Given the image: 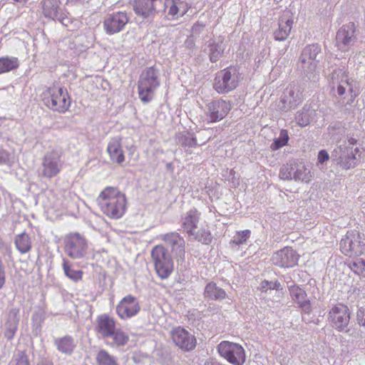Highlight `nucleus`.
<instances>
[{
    "label": "nucleus",
    "mask_w": 365,
    "mask_h": 365,
    "mask_svg": "<svg viewBox=\"0 0 365 365\" xmlns=\"http://www.w3.org/2000/svg\"><path fill=\"white\" fill-rule=\"evenodd\" d=\"M356 319L357 324L365 329V307H358Z\"/></svg>",
    "instance_id": "obj_43"
},
{
    "label": "nucleus",
    "mask_w": 365,
    "mask_h": 365,
    "mask_svg": "<svg viewBox=\"0 0 365 365\" xmlns=\"http://www.w3.org/2000/svg\"><path fill=\"white\" fill-rule=\"evenodd\" d=\"M312 178L310 165H306L304 163H298V180L308 182L311 180Z\"/></svg>",
    "instance_id": "obj_39"
},
{
    "label": "nucleus",
    "mask_w": 365,
    "mask_h": 365,
    "mask_svg": "<svg viewBox=\"0 0 365 365\" xmlns=\"http://www.w3.org/2000/svg\"><path fill=\"white\" fill-rule=\"evenodd\" d=\"M54 344L59 351L68 354L73 351L76 346L74 339L71 336L56 339Z\"/></svg>",
    "instance_id": "obj_31"
},
{
    "label": "nucleus",
    "mask_w": 365,
    "mask_h": 365,
    "mask_svg": "<svg viewBox=\"0 0 365 365\" xmlns=\"http://www.w3.org/2000/svg\"><path fill=\"white\" fill-rule=\"evenodd\" d=\"M20 62L17 57L5 56L0 57V74L17 70Z\"/></svg>",
    "instance_id": "obj_29"
},
{
    "label": "nucleus",
    "mask_w": 365,
    "mask_h": 365,
    "mask_svg": "<svg viewBox=\"0 0 365 365\" xmlns=\"http://www.w3.org/2000/svg\"><path fill=\"white\" fill-rule=\"evenodd\" d=\"M61 153L56 150L48 152L42 158L41 175L51 179L57 176L61 170Z\"/></svg>",
    "instance_id": "obj_13"
},
{
    "label": "nucleus",
    "mask_w": 365,
    "mask_h": 365,
    "mask_svg": "<svg viewBox=\"0 0 365 365\" xmlns=\"http://www.w3.org/2000/svg\"><path fill=\"white\" fill-rule=\"evenodd\" d=\"M14 244L16 248L21 254L28 253L32 248L31 239L25 232L16 235Z\"/></svg>",
    "instance_id": "obj_28"
},
{
    "label": "nucleus",
    "mask_w": 365,
    "mask_h": 365,
    "mask_svg": "<svg viewBox=\"0 0 365 365\" xmlns=\"http://www.w3.org/2000/svg\"><path fill=\"white\" fill-rule=\"evenodd\" d=\"M216 365H222V364H221L218 363V364H217Z\"/></svg>",
    "instance_id": "obj_56"
},
{
    "label": "nucleus",
    "mask_w": 365,
    "mask_h": 365,
    "mask_svg": "<svg viewBox=\"0 0 365 365\" xmlns=\"http://www.w3.org/2000/svg\"><path fill=\"white\" fill-rule=\"evenodd\" d=\"M193 239L204 244L209 245L212 240L211 232L207 229L201 228L197 231L195 232L194 235H192Z\"/></svg>",
    "instance_id": "obj_35"
},
{
    "label": "nucleus",
    "mask_w": 365,
    "mask_h": 365,
    "mask_svg": "<svg viewBox=\"0 0 365 365\" xmlns=\"http://www.w3.org/2000/svg\"><path fill=\"white\" fill-rule=\"evenodd\" d=\"M15 3H19V4H24L26 3L28 0H12Z\"/></svg>",
    "instance_id": "obj_52"
},
{
    "label": "nucleus",
    "mask_w": 365,
    "mask_h": 365,
    "mask_svg": "<svg viewBox=\"0 0 365 365\" xmlns=\"http://www.w3.org/2000/svg\"><path fill=\"white\" fill-rule=\"evenodd\" d=\"M300 307H301L302 312V320L304 322H305L306 323H309L311 322V319L306 317V315H307L309 317V315L312 311V307H311V304H310L309 302H304L303 303H302L300 304Z\"/></svg>",
    "instance_id": "obj_42"
},
{
    "label": "nucleus",
    "mask_w": 365,
    "mask_h": 365,
    "mask_svg": "<svg viewBox=\"0 0 365 365\" xmlns=\"http://www.w3.org/2000/svg\"><path fill=\"white\" fill-rule=\"evenodd\" d=\"M341 252L350 257L365 254V235L356 230L348 231L341 240Z\"/></svg>",
    "instance_id": "obj_7"
},
{
    "label": "nucleus",
    "mask_w": 365,
    "mask_h": 365,
    "mask_svg": "<svg viewBox=\"0 0 365 365\" xmlns=\"http://www.w3.org/2000/svg\"><path fill=\"white\" fill-rule=\"evenodd\" d=\"M16 365H30L29 360L25 352H21L18 354Z\"/></svg>",
    "instance_id": "obj_47"
},
{
    "label": "nucleus",
    "mask_w": 365,
    "mask_h": 365,
    "mask_svg": "<svg viewBox=\"0 0 365 365\" xmlns=\"http://www.w3.org/2000/svg\"><path fill=\"white\" fill-rule=\"evenodd\" d=\"M328 319L331 326L338 331H346L349 321L350 311L348 307L342 303L334 304L328 313Z\"/></svg>",
    "instance_id": "obj_11"
},
{
    "label": "nucleus",
    "mask_w": 365,
    "mask_h": 365,
    "mask_svg": "<svg viewBox=\"0 0 365 365\" xmlns=\"http://www.w3.org/2000/svg\"><path fill=\"white\" fill-rule=\"evenodd\" d=\"M334 161L342 168L348 170L356 167L361 160V152L358 147L354 148L342 144L332 153Z\"/></svg>",
    "instance_id": "obj_9"
},
{
    "label": "nucleus",
    "mask_w": 365,
    "mask_h": 365,
    "mask_svg": "<svg viewBox=\"0 0 365 365\" xmlns=\"http://www.w3.org/2000/svg\"><path fill=\"white\" fill-rule=\"evenodd\" d=\"M219 355L232 365H244L247 359L245 348L238 343L222 341L217 346Z\"/></svg>",
    "instance_id": "obj_8"
},
{
    "label": "nucleus",
    "mask_w": 365,
    "mask_h": 365,
    "mask_svg": "<svg viewBox=\"0 0 365 365\" xmlns=\"http://www.w3.org/2000/svg\"><path fill=\"white\" fill-rule=\"evenodd\" d=\"M240 75L236 66H230L216 73L213 88L219 94L234 91L240 83Z\"/></svg>",
    "instance_id": "obj_5"
},
{
    "label": "nucleus",
    "mask_w": 365,
    "mask_h": 365,
    "mask_svg": "<svg viewBox=\"0 0 365 365\" xmlns=\"http://www.w3.org/2000/svg\"><path fill=\"white\" fill-rule=\"evenodd\" d=\"M115 329V322L113 318L107 314H102L97 317L95 331L103 337L108 338L111 336Z\"/></svg>",
    "instance_id": "obj_23"
},
{
    "label": "nucleus",
    "mask_w": 365,
    "mask_h": 365,
    "mask_svg": "<svg viewBox=\"0 0 365 365\" xmlns=\"http://www.w3.org/2000/svg\"><path fill=\"white\" fill-rule=\"evenodd\" d=\"M331 79L338 82L336 88L333 86L331 89L334 105L342 110L354 101L357 93L354 90L352 82L350 81L344 66L335 69L331 73Z\"/></svg>",
    "instance_id": "obj_2"
},
{
    "label": "nucleus",
    "mask_w": 365,
    "mask_h": 365,
    "mask_svg": "<svg viewBox=\"0 0 365 365\" xmlns=\"http://www.w3.org/2000/svg\"><path fill=\"white\" fill-rule=\"evenodd\" d=\"M356 26L354 22L343 25L337 31L336 36V46L343 51H347L356 40Z\"/></svg>",
    "instance_id": "obj_16"
},
{
    "label": "nucleus",
    "mask_w": 365,
    "mask_h": 365,
    "mask_svg": "<svg viewBox=\"0 0 365 365\" xmlns=\"http://www.w3.org/2000/svg\"><path fill=\"white\" fill-rule=\"evenodd\" d=\"M97 200L103 214L112 220L122 217L127 209L125 195L114 187H105L100 192Z\"/></svg>",
    "instance_id": "obj_1"
},
{
    "label": "nucleus",
    "mask_w": 365,
    "mask_h": 365,
    "mask_svg": "<svg viewBox=\"0 0 365 365\" xmlns=\"http://www.w3.org/2000/svg\"><path fill=\"white\" fill-rule=\"evenodd\" d=\"M292 24V22L289 19H280L279 28L274 33V38L277 41H283L286 39L291 31Z\"/></svg>",
    "instance_id": "obj_33"
},
{
    "label": "nucleus",
    "mask_w": 365,
    "mask_h": 365,
    "mask_svg": "<svg viewBox=\"0 0 365 365\" xmlns=\"http://www.w3.org/2000/svg\"><path fill=\"white\" fill-rule=\"evenodd\" d=\"M96 365H120L118 358L103 349L97 351L96 354Z\"/></svg>",
    "instance_id": "obj_32"
},
{
    "label": "nucleus",
    "mask_w": 365,
    "mask_h": 365,
    "mask_svg": "<svg viewBox=\"0 0 365 365\" xmlns=\"http://www.w3.org/2000/svg\"><path fill=\"white\" fill-rule=\"evenodd\" d=\"M151 259L156 274L161 279H168L174 270V263L163 245H155L151 250Z\"/></svg>",
    "instance_id": "obj_6"
},
{
    "label": "nucleus",
    "mask_w": 365,
    "mask_h": 365,
    "mask_svg": "<svg viewBox=\"0 0 365 365\" xmlns=\"http://www.w3.org/2000/svg\"><path fill=\"white\" fill-rule=\"evenodd\" d=\"M107 153L113 163L123 165L125 156L122 147V139L120 137L113 138L107 145Z\"/></svg>",
    "instance_id": "obj_22"
},
{
    "label": "nucleus",
    "mask_w": 365,
    "mask_h": 365,
    "mask_svg": "<svg viewBox=\"0 0 365 365\" xmlns=\"http://www.w3.org/2000/svg\"><path fill=\"white\" fill-rule=\"evenodd\" d=\"M62 266L64 274L67 277L74 282H78L82 279L83 272L81 270H76L72 269L67 260H63Z\"/></svg>",
    "instance_id": "obj_34"
},
{
    "label": "nucleus",
    "mask_w": 365,
    "mask_h": 365,
    "mask_svg": "<svg viewBox=\"0 0 365 365\" xmlns=\"http://www.w3.org/2000/svg\"><path fill=\"white\" fill-rule=\"evenodd\" d=\"M357 142L358 140L353 136H350L348 138V143L349 145V146L350 147H353L354 145H356Z\"/></svg>",
    "instance_id": "obj_49"
},
{
    "label": "nucleus",
    "mask_w": 365,
    "mask_h": 365,
    "mask_svg": "<svg viewBox=\"0 0 365 365\" xmlns=\"http://www.w3.org/2000/svg\"><path fill=\"white\" fill-rule=\"evenodd\" d=\"M113 339V345L121 346L125 345L128 340L129 336L120 329H115L111 336Z\"/></svg>",
    "instance_id": "obj_38"
},
{
    "label": "nucleus",
    "mask_w": 365,
    "mask_h": 365,
    "mask_svg": "<svg viewBox=\"0 0 365 365\" xmlns=\"http://www.w3.org/2000/svg\"><path fill=\"white\" fill-rule=\"evenodd\" d=\"M320 51L321 48L318 44H311L307 46L302 52L300 56L302 66L309 79L312 78L313 72L315 71L318 61L316 58Z\"/></svg>",
    "instance_id": "obj_14"
},
{
    "label": "nucleus",
    "mask_w": 365,
    "mask_h": 365,
    "mask_svg": "<svg viewBox=\"0 0 365 365\" xmlns=\"http://www.w3.org/2000/svg\"><path fill=\"white\" fill-rule=\"evenodd\" d=\"M65 252L70 257L78 259L84 256L88 249L86 237L78 232H71L64 237Z\"/></svg>",
    "instance_id": "obj_10"
},
{
    "label": "nucleus",
    "mask_w": 365,
    "mask_h": 365,
    "mask_svg": "<svg viewBox=\"0 0 365 365\" xmlns=\"http://www.w3.org/2000/svg\"><path fill=\"white\" fill-rule=\"evenodd\" d=\"M222 56V51L217 45H211L210 59L212 62H216Z\"/></svg>",
    "instance_id": "obj_45"
},
{
    "label": "nucleus",
    "mask_w": 365,
    "mask_h": 365,
    "mask_svg": "<svg viewBox=\"0 0 365 365\" xmlns=\"http://www.w3.org/2000/svg\"><path fill=\"white\" fill-rule=\"evenodd\" d=\"M11 155L9 152L3 148H0V164H7L10 161Z\"/></svg>",
    "instance_id": "obj_46"
},
{
    "label": "nucleus",
    "mask_w": 365,
    "mask_h": 365,
    "mask_svg": "<svg viewBox=\"0 0 365 365\" xmlns=\"http://www.w3.org/2000/svg\"><path fill=\"white\" fill-rule=\"evenodd\" d=\"M129 22V17L123 11H116L106 16L103 21V28L108 35L123 31Z\"/></svg>",
    "instance_id": "obj_15"
},
{
    "label": "nucleus",
    "mask_w": 365,
    "mask_h": 365,
    "mask_svg": "<svg viewBox=\"0 0 365 365\" xmlns=\"http://www.w3.org/2000/svg\"><path fill=\"white\" fill-rule=\"evenodd\" d=\"M301 294H301V292H298V294H297L298 298L299 297V296H300Z\"/></svg>",
    "instance_id": "obj_55"
},
{
    "label": "nucleus",
    "mask_w": 365,
    "mask_h": 365,
    "mask_svg": "<svg viewBox=\"0 0 365 365\" xmlns=\"http://www.w3.org/2000/svg\"><path fill=\"white\" fill-rule=\"evenodd\" d=\"M200 220V214L197 210H189L183 217L182 227L189 236L195 234Z\"/></svg>",
    "instance_id": "obj_25"
},
{
    "label": "nucleus",
    "mask_w": 365,
    "mask_h": 365,
    "mask_svg": "<svg viewBox=\"0 0 365 365\" xmlns=\"http://www.w3.org/2000/svg\"><path fill=\"white\" fill-rule=\"evenodd\" d=\"M140 311V305L137 299L128 294L123 297L116 307V312L120 319L130 318Z\"/></svg>",
    "instance_id": "obj_18"
},
{
    "label": "nucleus",
    "mask_w": 365,
    "mask_h": 365,
    "mask_svg": "<svg viewBox=\"0 0 365 365\" xmlns=\"http://www.w3.org/2000/svg\"><path fill=\"white\" fill-rule=\"evenodd\" d=\"M163 239L171 247L173 252H178L180 256L184 257L185 242L179 233L170 232L166 234Z\"/></svg>",
    "instance_id": "obj_24"
},
{
    "label": "nucleus",
    "mask_w": 365,
    "mask_h": 365,
    "mask_svg": "<svg viewBox=\"0 0 365 365\" xmlns=\"http://www.w3.org/2000/svg\"><path fill=\"white\" fill-rule=\"evenodd\" d=\"M251 236V231L250 230H245L237 231L233 236L232 240L230 241L231 245H242L247 241Z\"/></svg>",
    "instance_id": "obj_36"
},
{
    "label": "nucleus",
    "mask_w": 365,
    "mask_h": 365,
    "mask_svg": "<svg viewBox=\"0 0 365 365\" xmlns=\"http://www.w3.org/2000/svg\"><path fill=\"white\" fill-rule=\"evenodd\" d=\"M232 108L230 101L222 99L212 101L207 105V116L211 123H215L225 118Z\"/></svg>",
    "instance_id": "obj_19"
},
{
    "label": "nucleus",
    "mask_w": 365,
    "mask_h": 365,
    "mask_svg": "<svg viewBox=\"0 0 365 365\" xmlns=\"http://www.w3.org/2000/svg\"><path fill=\"white\" fill-rule=\"evenodd\" d=\"M38 365H53V364L51 361H47V362L40 363Z\"/></svg>",
    "instance_id": "obj_53"
},
{
    "label": "nucleus",
    "mask_w": 365,
    "mask_h": 365,
    "mask_svg": "<svg viewBox=\"0 0 365 365\" xmlns=\"http://www.w3.org/2000/svg\"><path fill=\"white\" fill-rule=\"evenodd\" d=\"M204 294L205 298L212 300H222L227 297L225 291L214 282H210L206 285Z\"/></svg>",
    "instance_id": "obj_30"
},
{
    "label": "nucleus",
    "mask_w": 365,
    "mask_h": 365,
    "mask_svg": "<svg viewBox=\"0 0 365 365\" xmlns=\"http://www.w3.org/2000/svg\"><path fill=\"white\" fill-rule=\"evenodd\" d=\"M84 0H67V3L71 5H78L83 2Z\"/></svg>",
    "instance_id": "obj_51"
},
{
    "label": "nucleus",
    "mask_w": 365,
    "mask_h": 365,
    "mask_svg": "<svg viewBox=\"0 0 365 365\" xmlns=\"http://www.w3.org/2000/svg\"><path fill=\"white\" fill-rule=\"evenodd\" d=\"M41 4L45 18L51 20L57 18L61 9V2L59 0H41Z\"/></svg>",
    "instance_id": "obj_26"
},
{
    "label": "nucleus",
    "mask_w": 365,
    "mask_h": 365,
    "mask_svg": "<svg viewBox=\"0 0 365 365\" xmlns=\"http://www.w3.org/2000/svg\"><path fill=\"white\" fill-rule=\"evenodd\" d=\"M190 9V6L186 0H164V11L168 20H178Z\"/></svg>",
    "instance_id": "obj_17"
},
{
    "label": "nucleus",
    "mask_w": 365,
    "mask_h": 365,
    "mask_svg": "<svg viewBox=\"0 0 365 365\" xmlns=\"http://www.w3.org/2000/svg\"><path fill=\"white\" fill-rule=\"evenodd\" d=\"M158 1L160 0H133L131 5L138 16L147 19L157 13Z\"/></svg>",
    "instance_id": "obj_20"
},
{
    "label": "nucleus",
    "mask_w": 365,
    "mask_h": 365,
    "mask_svg": "<svg viewBox=\"0 0 365 365\" xmlns=\"http://www.w3.org/2000/svg\"><path fill=\"white\" fill-rule=\"evenodd\" d=\"M350 269L356 274H361L365 272V260L363 259H356L349 262Z\"/></svg>",
    "instance_id": "obj_41"
},
{
    "label": "nucleus",
    "mask_w": 365,
    "mask_h": 365,
    "mask_svg": "<svg viewBox=\"0 0 365 365\" xmlns=\"http://www.w3.org/2000/svg\"><path fill=\"white\" fill-rule=\"evenodd\" d=\"M318 162L321 164L324 163L329 159V155L325 150H322L318 153Z\"/></svg>",
    "instance_id": "obj_48"
},
{
    "label": "nucleus",
    "mask_w": 365,
    "mask_h": 365,
    "mask_svg": "<svg viewBox=\"0 0 365 365\" xmlns=\"http://www.w3.org/2000/svg\"><path fill=\"white\" fill-rule=\"evenodd\" d=\"M170 336L175 346L185 352L194 350L197 346L195 336L182 327L172 329Z\"/></svg>",
    "instance_id": "obj_12"
},
{
    "label": "nucleus",
    "mask_w": 365,
    "mask_h": 365,
    "mask_svg": "<svg viewBox=\"0 0 365 365\" xmlns=\"http://www.w3.org/2000/svg\"><path fill=\"white\" fill-rule=\"evenodd\" d=\"M41 101L48 109L58 113H65L69 110L71 98L66 88L58 84L46 87L42 92Z\"/></svg>",
    "instance_id": "obj_3"
},
{
    "label": "nucleus",
    "mask_w": 365,
    "mask_h": 365,
    "mask_svg": "<svg viewBox=\"0 0 365 365\" xmlns=\"http://www.w3.org/2000/svg\"><path fill=\"white\" fill-rule=\"evenodd\" d=\"M192 141L194 142V144H196V143H197V142H196V139H195V138H192Z\"/></svg>",
    "instance_id": "obj_54"
},
{
    "label": "nucleus",
    "mask_w": 365,
    "mask_h": 365,
    "mask_svg": "<svg viewBox=\"0 0 365 365\" xmlns=\"http://www.w3.org/2000/svg\"><path fill=\"white\" fill-rule=\"evenodd\" d=\"M19 312V309H16L11 310L9 317L6 322V330L4 332V336L9 340L13 339L18 329V325L19 322V319L18 317Z\"/></svg>",
    "instance_id": "obj_27"
},
{
    "label": "nucleus",
    "mask_w": 365,
    "mask_h": 365,
    "mask_svg": "<svg viewBox=\"0 0 365 365\" xmlns=\"http://www.w3.org/2000/svg\"><path fill=\"white\" fill-rule=\"evenodd\" d=\"M341 126V123H334L331 125H330L328 128L329 130H334L335 129H338Z\"/></svg>",
    "instance_id": "obj_50"
},
{
    "label": "nucleus",
    "mask_w": 365,
    "mask_h": 365,
    "mask_svg": "<svg viewBox=\"0 0 365 365\" xmlns=\"http://www.w3.org/2000/svg\"><path fill=\"white\" fill-rule=\"evenodd\" d=\"M160 86L159 71L154 66L145 68L138 81V93L140 101L149 103L153 100L156 90Z\"/></svg>",
    "instance_id": "obj_4"
},
{
    "label": "nucleus",
    "mask_w": 365,
    "mask_h": 365,
    "mask_svg": "<svg viewBox=\"0 0 365 365\" xmlns=\"http://www.w3.org/2000/svg\"><path fill=\"white\" fill-rule=\"evenodd\" d=\"M281 289V284L277 281H268V280H263L260 283V286L259 287V289L262 292H266L268 290H279Z\"/></svg>",
    "instance_id": "obj_40"
},
{
    "label": "nucleus",
    "mask_w": 365,
    "mask_h": 365,
    "mask_svg": "<svg viewBox=\"0 0 365 365\" xmlns=\"http://www.w3.org/2000/svg\"><path fill=\"white\" fill-rule=\"evenodd\" d=\"M312 114V110L309 111V110H307L306 112H302L301 113L300 118H298V125L301 127L306 126L310 123V117Z\"/></svg>",
    "instance_id": "obj_44"
},
{
    "label": "nucleus",
    "mask_w": 365,
    "mask_h": 365,
    "mask_svg": "<svg viewBox=\"0 0 365 365\" xmlns=\"http://www.w3.org/2000/svg\"><path fill=\"white\" fill-rule=\"evenodd\" d=\"M296 252L290 247H284L275 252L272 257L273 264L282 267H291L296 263Z\"/></svg>",
    "instance_id": "obj_21"
},
{
    "label": "nucleus",
    "mask_w": 365,
    "mask_h": 365,
    "mask_svg": "<svg viewBox=\"0 0 365 365\" xmlns=\"http://www.w3.org/2000/svg\"><path fill=\"white\" fill-rule=\"evenodd\" d=\"M289 140L288 132L287 130H281L279 137L274 140V142L270 145L272 150H277L284 145H286Z\"/></svg>",
    "instance_id": "obj_37"
}]
</instances>
